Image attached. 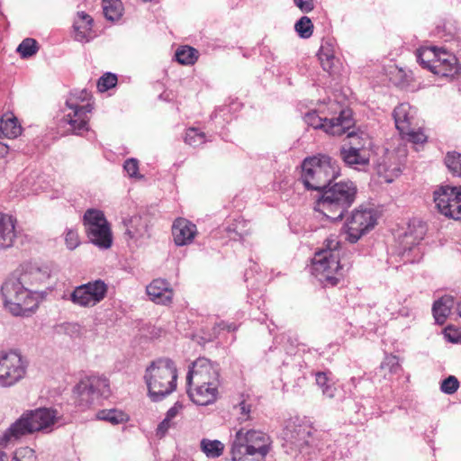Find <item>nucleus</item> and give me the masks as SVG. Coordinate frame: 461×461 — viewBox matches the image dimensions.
<instances>
[{"label":"nucleus","mask_w":461,"mask_h":461,"mask_svg":"<svg viewBox=\"0 0 461 461\" xmlns=\"http://www.w3.org/2000/svg\"><path fill=\"white\" fill-rule=\"evenodd\" d=\"M312 425L299 418H290L285 422L282 432L284 447L290 455H302L310 460L332 461L336 456V447L330 439H321L315 443Z\"/></svg>","instance_id":"obj_1"},{"label":"nucleus","mask_w":461,"mask_h":461,"mask_svg":"<svg viewBox=\"0 0 461 461\" xmlns=\"http://www.w3.org/2000/svg\"><path fill=\"white\" fill-rule=\"evenodd\" d=\"M339 241L328 238L324 248L315 253L312 273L324 286H334L352 266L346 256L339 257Z\"/></svg>","instance_id":"obj_2"},{"label":"nucleus","mask_w":461,"mask_h":461,"mask_svg":"<svg viewBox=\"0 0 461 461\" xmlns=\"http://www.w3.org/2000/svg\"><path fill=\"white\" fill-rule=\"evenodd\" d=\"M357 192V186L351 181L330 184L321 193L314 208L327 219L341 220L355 202Z\"/></svg>","instance_id":"obj_3"},{"label":"nucleus","mask_w":461,"mask_h":461,"mask_svg":"<svg viewBox=\"0 0 461 461\" xmlns=\"http://www.w3.org/2000/svg\"><path fill=\"white\" fill-rule=\"evenodd\" d=\"M339 175L340 167L337 160L327 155L306 158L302 164L301 180L307 190L321 194Z\"/></svg>","instance_id":"obj_4"},{"label":"nucleus","mask_w":461,"mask_h":461,"mask_svg":"<svg viewBox=\"0 0 461 461\" xmlns=\"http://www.w3.org/2000/svg\"><path fill=\"white\" fill-rule=\"evenodd\" d=\"M177 370L173 360L159 357L146 368L144 380L153 402L162 401L176 388Z\"/></svg>","instance_id":"obj_5"},{"label":"nucleus","mask_w":461,"mask_h":461,"mask_svg":"<svg viewBox=\"0 0 461 461\" xmlns=\"http://www.w3.org/2000/svg\"><path fill=\"white\" fill-rule=\"evenodd\" d=\"M321 113L322 115L316 111L308 112L303 117L304 122L332 136H341L354 125L351 110L342 107L339 103H330L327 111Z\"/></svg>","instance_id":"obj_6"},{"label":"nucleus","mask_w":461,"mask_h":461,"mask_svg":"<svg viewBox=\"0 0 461 461\" xmlns=\"http://www.w3.org/2000/svg\"><path fill=\"white\" fill-rule=\"evenodd\" d=\"M1 293L5 309L14 316H29L38 308L36 291L15 277H10L3 284Z\"/></svg>","instance_id":"obj_7"},{"label":"nucleus","mask_w":461,"mask_h":461,"mask_svg":"<svg viewBox=\"0 0 461 461\" xmlns=\"http://www.w3.org/2000/svg\"><path fill=\"white\" fill-rule=\"evenodd\" d=\"M90 93L86 89L74 91L66 101L69 112L64 116L63 121L70 126L72 133L82 135L88 131V122L93 110L89 102Z\"/></svg>","instance_id":"obj_8"},{"label":"nucleus","mask_w":461,"mask_h":461,"mask_svg":"<svg viewBox=\"0 0 461 461\" xmlns=\"http://www.w3.org/2000/svg\"><path fill=\"white\" fill-rule=\"evenodd\" d=\"M377 212L374 208L360 205L353 210L343 226L345 240L354 244L375 228Z\"/></svg>","instance_id":"obj_9"},{"label":"nucleus","mask_w":461,"mask_h":461,"mask_svg":"<svg viewBox=\"0 0 461 461\" xmlns=\"http://www.w3.org/2000/svg\"><path fill=\"white\" fill-rule=\"evenodd\" d=\"M438 211L456 221L461 220V186L442 185L433 193Z\"/></svg>","instance_id":"obj_10"},{"label":"nucleus","mask_w":461,"mask_h":461,"mask_svg":"<svg viewBox=\"0 0 461 461\" xmlns=\"http://www.w3.org/2000/svg\"><path fill=\"white\" fill-rule=\"evenodd\" d=\"M26 363L14 350L0 352V385L11 386L20 381L26 373Z\"/></svg>","instance_id":"obj_11"},{"label":"nucleus","mask_w":461,"mask_h":461,"mask_svg":"<svg viewBox=\"0 0 461 461\" xmlns=\"http://www.w3.org/2000/svg\"><path fill=\"white\" fill-rule=\"evenodd\" d=\"M107 293L108 285L105 282L96 279L75 287L69 300L79 307H94L105 298Z\"/></svg>","instance_id":"obj_12"},{"label":"nucleus","mask_w":461,"mask_h":461,"mask_svg":"<svg viewBox=\"0 0 461 461\" xmlns=\"http://www.w3.org/2000/svg\"><path fill=\"white\" fill-rule=\"evenodd\" d=\"M220 369L216 363H212L205 357H199L192 363L186 375L188 386L209 384H220Z\"/></svg>","instance_id":"obj_13"},{"label":"nucleus","mask_w":461,"mask_h":461,"mask_svg":"<svg viewBox=\"0 0 461 461\" xmlns=\"http://www.w3.org/2000/svg\"><path fill=\"white\" fill-rule=\"evenodd\" d=\"M236 442L242 443L254 452L259 453L267 456L271 447L270 437L260 430L249 429L244 430L243 429L236 432L233 439Z\"/></svg>","instance_id":"obj_14"},{"label":"nucleus","mask_w":461,"mask_h":461,"mask_svg":"<svg viewBox=\"0 0 461 461\" xmlns=\"http://www.w3.org/2000/svg\"><path fill=\"white\" fill-rule=\"evenodd\" d=\"M25 415L30 420L33 433L36 431H51L59 420L58 411L49 408L28 411Z\"/></svg>","instance_id":"obj_15"},{"label":"nucleus","mask_w":461,"mask_h":461,"mask_svg":"<svg viewBox=\"0 0 461 461\" xmlns=\"http://www.w3.org/2000/svg\"><path fill=\"white\" fill-rule=\"evenodd\" d=\"M32 433L30 420L24 412L4 431L0 437V447L5 448L10 445H14L23 437Z\"/></svg>","instance_id":"obj_16"},{"label":"nucleus","mask_w":461,"mask_h":461,"mask_svg":"<svg viewBox=\"0 0 461 461\" xmlns=\"http://www.w3.org/2000/svg\"><path fill=\"white\" fill-rule=\"evenodd\" d=\"M197 234V227L191 221L178 217L173 221L172 237L176 246L182 247L192 244Z\"/></svg>","instance_id":"obj_17"},{"label":"nucleus","mask_w":461,"mask_h":461,"mask_svg":"<svg viewBox=\"0 0 461 461\" xmlns=\"http://www.w3.org/2000/svg\"><path fill=\"white\" fill-rule=\"evenodd\" d=\"M416 113V109L408 103H402L394 108L393 117L400 134L411 131L413 126H417Z\"/></svg>","instance_id":"obj_18"},{"label":"nucleus","mask_w":461,"mask_h":461,"mask_svg":"<svg viewBox=\"0 0 461 461\" xmlns=\"http://www.w3.org/2000/svg\"><path fill=\"white\" fill-rule=\"evenodd\" d=\"M51 271L47 266L30 265L17 278L27 287L32 288L44 285L50 277Z\"/></svg>","instance_id":"obj_19"},{"label":"nucleus","mask_w":461,"mask_h":461,"mask_svg":"<svg viewBox=\"0 0 461 461\" xmlns=\"http://www.w3.org/2000/svg\"><path fill=\"white\" fill-rule=\"evenodd\" d=\"M460 66L456 56L440 49L435 65L432 66V73L440 77H452L458 74Z\"/></svg>","instance_id":"obj_20"},{"label":"nucleus","mask_w":461,"mask_h":461,"mask_svg":"<svg viewBox=\"0 0 461 461\" xmlns=\"http://www.w3.org/2000/svg\"><path fill=\"white\" fill-rule=\"evenodd\" d=\"M146 292L149 299L157 304H168L173 299V290L170 284L162 278L154 279L146 287Z\"/></svg>","instance_id":"obj_21"},{"label":"nucleus","mask_w":461,"mask_h":461,"mask_svg":"<svg viewBox=\"0 0 461 461\" xmlns=\"http://www.w3.org/2000/svg\"><path fill=\"white\" fill-rule=\"evenodd\" d=\"M376 171L384 182L392 183L402 172L401 163L397 155L389 153L378 162Z\"/></svg>","instance_id":"obj_22"},{"label":"nucleus","mask_w":461,"mask_h":461,"mask_svg":"<svg viewBox=\"0 0 461 461\" xmlns=\"http://www.w3.org/2000/svg\"><path fill=\"white\" fill-rule=\"evenodd\" d=\"M219 385H191L188 386V395L191 400L197 405H209L214 402L218 395Z\"/></svg>","instance_id":"obj_23"},{"label":"nucleus","mask_w":461,"mask_h":461,"mask_svg":"<svg viewBox=\"0 0 461 461\" xmlns=\"http://www.w3.org/2000/svg\"><path fill=\"white\" fill-rule=\"evenodd\" d=\"M86 231L90 241L99 249H106L112 246L113 235L107 221Z\"/></svg>","instance_id":"obj_24"},{"label":"nucleus","mask_w":461,"mask_h":461,"mask_svg":"<svg viewBox=\"0 0 461 461\" xmlns=\"http://www.w3.org/2000/svg\"><path fill=\"white\" fill-rule=\"evenodd\" d=\"M16 220L8 214L0 212V250L11 248L16 238Z\"/></svg>","instance_id":"obj_25"},{"label":"nucleus","mask_w":461,"mask_h":461,"mask_svg":"<svg viewBox=\"0 0 461 461\" xmlns=\"http://www.w3.org/2000/svg\"><path fill=\"white\" fill-rule=\"evenodd\" d=\"M126 227L125 234L135 241L149 237V226L147 219L140 215H134L124 221Z\"/></svg>","instance_id":"obj_26"},{"label":"nucleus","mask_w":461,"mask_h":461,"mask_svg":"<svg viewBox=\"0 0 461 461\" xmlns=\"http://www.w3.org/2000/svg\"><path fill=\"white\" fill-rule=\"evenodd\" d=\"M347 134V142L341 148L355 149L357 151L369 152L371 140L365 131H350V128L344 133Z\"/></svg>","instance_id":"obj_27"},{"label":"nucleus","mask_w":461,"mask_h":461,"mask_svg":"<svg viewBox=\"0 0 461 461\" xmlns=\"http://www.w3.org/2000/svg\"><path fill=\"white\" fill-rule=\"evenodd\" d=\"M93 19L85 12L77 13V19L74 23L75 39L80 42H88L93 38Z\"/></svg>","instance_id":"obj_28"},{"label":"nucleus","mask_w":461,"mask_h":461,"mask_svg":"<svg viewBox=\"0 0 461 461\" xmlns=\"http://www.w3.org/2000/svg\"><path fill=\"white\" fill-rule=\"evenodd\" d=\"M340 158L348 167L361 170L363 167L368 166L370 153L340 148Z\"/></svg>","instance_id":"obj_29"},{"label":"nucleus","mask_w":461,"mask_h":461,"mask_svg":"<svg viewBox=\"0 0 461 461\" xmlns=\"http://www.w3.org/2000/svg\"><path fill=\"white\" fill-rule=\"evenodd\" d=\"M89 384L88 378L86 377L80 380L73 389V393L77 404L84 408L92 404L96 398L92 386H88Z\"/></svg>","instance_id":"obj_30"},{"label":"nucleus","mask_w":461,"mask_h":461,"mask_svg":"<svg viewBox=\"0 0 461 461\" xmlns=\"http://www.w3.org/2000/svg\"><path fill=\"white\" fill-rule=\"evenodd\" d=\"M318 58L323 70L327 71L330 75L336 72L338 60H336L334 56L331 43L325 41L321 44L318 52Z\"/></svg>","instance_id":"obj_31"},{"label":"nucleus","mask_w":461,"mask_h":461,"mask_svg":"<svg viewBox=\"0 0 461 461\" xmlns=\"http://www.w3.org/2000/svg\"><path fill=\"white\" fill-rule=\"evenodd\" d=\"M231 461H265L266 456L254 452L242 443L233 440L231 445Z\"/></svg>","instance_id":"obj_32"},{"label":"nucleus","mask_w":461,"mask_h":461,"mask_svg":"<svg viewBox=\"0 0 461 461\" xmlns=\"http://www.w3.org/2000/svg\"><path fill=\"white\" fill-rule=\"evenodd\" d=\"M440 49L436 47H422L417 50L416 59L418 63L423 68L432 72V66L438 55Z\"/></svg>","instance_id":"obj_33"},{"label":"nucleus","mask_w":461,"mask_h":461,"mask_svg":"<svg viewBox=\"0 0 461 461\" xmlns=\"http://www.w3.org/2000/svg\"><path fill=\"white\" fill-rule=\"evenodd\" d=\"M452 306L453 299L450 296H444L434 303L432 312L437 323L443 324L445 322Z\"/></svg>","instance_id":"obj_34"},{"label":"nucleus","mask_w":461,"mask_h":461,"mask_svg":"<svg viewBox=\"0 0 461 461\" xmlns=\"http://www.w3.org/2000/svg\"><path fill=\"white\" fill-rule=\"evenodd\" d=\"M401 371L399 358L394 355L385 356L379 367V373L387 380H392L393 375H399Z\"/></svg>","instance_id":"obj_35"},{"label":"nucleus","mask_w":461,"mask_h":461,"mask_svg":"<svg viewBox=\"0 0 461 461\" xmlns=\"http://www.w3.org/2000/svg\"><path fill=\"white\" fill-rule=\"evenodd\" d=\"M22 128L13 115H5L0 119V137L16 138L21 134Z\"/></svg>","instance_id":"obj_36"},{"label":"nucleus","mask_w":461,"mask_h":461,"mask_svg":"<svg viewBox=\"0 0 461 461\" xmlns=\"http://www.w3.org/2000/svg\"><path fill=\"white\" fill-rule=\"evenodd\" d=\"M200 448L209 458H217L223 454L224 444L218 439L203 438Z\"/></svg>","instance_id":"obj_37"},{"label":"nucleus","mask_w":461,"mask_h":461,"mask_svg":"<svg viewBox=\"0 0 461 461\" xmlns=\"http://www.w3.org/2000/svg\"><path fill=\"white\" fill-rule=\"evenodd\" d=\"M95 394L97 397L102 396L107 398L110 395V383L104 376H87Z\"/></svg>","instance_id":"obj_38"},{"label":"nucleus","mask_w":461,"mask_h":461,"mask_svg":"<svg viewBox=\"0 0 461 461\" xmlns=\"http://www.w3.org/2000/svg\"><path fill=\"white\" fill-rule=\"evenodd\" d=\"M103 11L107 20L116 21L122 15V4L121 0H103Z\"/></svg>","instance_id":"obj_39"},{"label":"nucleus","mask_w":461,"mask_h":461,"mask_svg":"<svg viewBox=\"0 0 461 461\" xmlns=\"http://www.w3.org/2000/svg\"><path fill=\"white\" fill-rule=\"evenodd\" d=\"M328 372H317L315 374L316 384L321 389L322 394L328 398H333L336 393V387L329 377Z\"/></svg>","instance_id":"obj_40"},{"label":"nucleus","mask_w":461,"mask_h":461,"mask_svg":"<svg viewBox=\"0 0 461 461\" xmlns=\"http://www.w3.org/2000/svg\"><path fill=\"white\" fill-rule=\"evenodd\" d=\"M444 164L452 176L461 177V153L455 150L447 152Z\"/></svg>","instance_id":"obj_41"},{"label":"nucleus","mask_w":461,"mask_h":461,"mask_svg":"<svg viewBox=\"0 0 461 461\" xmlns=\"http://www.w3.org/2000/svg\"><path fill=\"white\" fill-rule=\"evenodd\" d=\"M176 59L183 65H193L198 59V51L190 46H182L176 51Z\"/></svg>","instance_id":"obj_42"},{"label":"nucleus","mask_w":461,"mask_h":461,"mask_svg":"<svg viewBox=\"0 0 461 461\" xmlns=\"http://www.w3.org/2000/svg\"><path fill=\"white\" fill-rule=\"evenodd\" d=\"M106 221L107 220L104 212L96 209L86 210L83 217L86 230L94 227H97V225H100L102 222Z\"/></svg>","instance_id":"obj_43"},{"label":"nucleus","mask_w":461,"mask_h":461,"mask_svg":"<svg viewBox=\"0 0 461 461\" xmlns=\"http://www.w3.org/2000/svg\"><path fill=\"white\" fill-rule=\"evenodd\" d=\"M97 418L113 424H119L127 420V415L123 411L115 409L100 411L97 413Z\"/></svg>","instance_id":"obj_44"},{"label":"nucleus","mask_w":461,"mask_h":461,"mask_svg":"<svg viewBox=\"0 0 461 461\" xmlns=\"http://www.w3.org/2000/svg\"><path fill=\"white\" fill-rule=\"evenodd\" d=\"M38 50V42L32 38H26L18 45L16 50L23 59H27L35 55Z\"/></svg>","instance_id":"obj_45"},{"label":"nucleus","mask_w":461,"mask_h":461,"mask_svg":"<svg viewBox=\"0 0 461 461\" xmlns=\"http://www.w3.org/2000/svg\"><path fill=\"white\" fill-rule=\"evenodd\" d=\"M294 29L301 38L308 39L312 35L313 24L309 17L303 16L295 23Z\"/></svg>","instance_id":"obj_46"},{"label":"nucleus","mask_w":461,"mask_h":461,"mask_svg":"<svg viewBox=\"0 0 461 461\" xmlns=\"http://www.w3.org/2000/svg\"><path fill=\"white\" fill-rule=\"evenodd\" d=\"M205 140L204 133L200 131L198 129L190 128L185 132V141L190 146L198 147L203 144Z\"/></svg>","instance_id":"obj_47"},{"label":"nucleus","mask_w":461,"mask_h":461,"mask_svg":"<svg viewBox=\"0 0 461 461\" xmlns=\"http://www.w3.org/2000/svg\"><path fill=\"white\" fill-rule=\"evenodd\" d=\"M402 138H406L409 141L416 144H422L427 141V135L417 126L411 128V131L401 133Z\"/></svg>","instance_id":"obj_48"},{"label":"nucleus","mask_w":461,"mask_h":461,"mask_svg":"<svg viewBox=\"0 0 461 461\" xmlns=\"http://www.w3.org/2000/svg\"><path fill=\"white\" fill-rule=\"evenodd\" d=\"M118 79L115 74L107 72L98 79L97 88L100 92H106L107 90L114 87Z\"/></svg>","instance_id":"obj_49"},{"label":"nucleus","mask_w":461,"mask_h":461,"mask_svg":"<svg viewBox=\"0 0 461 461\" xmlns=\"http://www.w3.org/2000/svg\"><path fill=\"white\" fill-rule=\"evenodd\" d=\"M123 169L131 178H143V176L139 173V161L136 158L126 159L123 163Z\"/></svg>","instance_id":"obj_50"},{"label":"nucleus","mask_w":461,"mask_h":461,"mask_svg":"<svg viewBox=\"0 0 461 461\" xmlns=\"http://www.w3.org/2000/svg\"><path fill=\"white\" fill-rule=\"evenodd\" d=\"M458 387L459 382L457 378L453 375H449L442 381L440 389L445 393L452 394L457 391Z\"/></svg>","instance_id":"obj_51"},{"label":"nucleus","mask_w":461,"mask_h":461,"mask_svg":"<svg viewBox=\"0 0 461 461\" xmlns=\"http://www.w3.org/2000/svg\"><path fill=\"white\" fill-rule=\"evenodd\" d=\"M65 242L68 249H75L80 243L77 231L73 229H67Z\"/></svg>","instance_id":"obj_52"},{"label":"nucleus","mask_w":461,"mask_h":461,"mask_svg":"<svg viewBox=\"0 0 461 461\" xmlns=\"http://www.w3.org/2000/svg\"><path fill=\"white\" fill-rule=\"evenodd\" d=\"M248 222L245 220H237L234 223L228 227V232H234L239 237L242 238L249 234L248 230H244V227Z\"/></svg>","instance_id":"obj_53"},{"label":"nucleus","mask_w":461,"mask_h":461,"mask_svg":"<svg viewBox=\"0 0 461 461\" xmlns=\"http://www.w3.org/2000/svg\"><path fill=\"white\" fill-rule=\"evenodd\" d=\"M15 454L19 456L22 459H25V461H35L36 456L35 452L31 447H22L16 450Z\"/></svg>","instance_id":"obj_54"},{"label":"nucleus","mask_w":461,"mask_h":461,"mask_svg":"<svg viewBox=\"0 0 461 461\" xmlns=\"http://www.w3.org/2000/svg\"><path fill=\"white\" fill-rule=\"evenodd\" d=\"M294 5L303 13H309L313 10V0H294Z\"/></svg>","instance_id":"obj_55"},{"label":"nucleus","mask_w":461,"mask_h":461,"mask_svg":"<svg viewBox=\"0 0 461 461\" xmlns=\"http://www.w3.org/2000/svg\"><path fill=\"white\" fill-rule=\"evenodd\" d=\"M171 427V420H169L168 419H164L158 425V428H157V436L159 437V438H162L164 437L167 430L169 429V428Z\"/></svg>","instance_id":"obj_56"},{"label":"nucleus","mask_w":461,"mask_h":461,"mask_svg":"<svg viewBox=\"0 0 461 461\" xmlns=\"http://www.w3.org/2000/svg\"><path fill=\"white\" fill-rule=\"evenodd\" d=\"M239 410L240 411V420H247L249 418V413L250 412V406L247 404L245 402H241L239 405Z\"/></svg>","instance_id":"obj_57"},{"label":"nucleus","mask_w":461,"mask_h":461,"mask_svg":"<svg viewBox=\"0 0 461 461\" xmlns=\"http://www.w3.org/2000/svg\"><path fill=\"white\" fill-rule=\"evenodd\" d=\"M179 408L176 404H175L173 407H171L166 413V419H168L169 420H172L173 418L176 416L178 413Z\"/></svg>","instance_id":"obj_58"},{"label":"nucleus","mask_w":461,"mask_h":461,"mask_svg":"<svg viewBox=\"0 0 461 461\" xmlns=\"http://www.w3.org/2000/svg\"><path fill=\"white\" fill-rule=\"evenodd\" d=\"M451 331L452 330L450 329L446 330L445 335L447 338V339L449 341L455 342V343L460 342L461 341V338L459 339L458 337H452Z\"/></svg>","instance_id":"obj_59"},{"label":"nucleus","mask_w":461,"mask_h":461,"mask_svg":"<svg viewBox=\"0 0 461 461\" xmlns=\"http://www.w3.org/2000/svg\"><path fill=\"white\" fill-rule=\"evenodd\" d=\"M6 459H7L6 453L4 451H0V461H6Z\"/></svg>","instance_id":"obj_60"},{"label":"nucleus","mask_w":461,"mask_h":461,"mask_svg":"<svg viewBox=\"0 0 461 461\" xmlns=\"http://www.w3.org/2000/svg\"><path fill=\"white\" fill-rule=\"evenodd\" d=\"M227 329L229 330H234L236 328H235V326L233 324H230V325L227 326Z\"/></svg>","instance_id":"obj_61"}]
</instances>
